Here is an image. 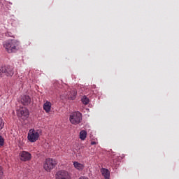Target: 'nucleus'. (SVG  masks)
<instances>
[{"instance_id": "obj_1", "label": "nucleus", "mask_w": 179, "mask_h": 179, "mask_svg": "<svg viewBox=\"0 0 179 179\" xmlns=\"http://www.w3.org/2000/svg\"><path fill=\"white\" fill-rule=\"evenodd\" d=\"M3 45L8 54L16 52V51L19 50V41L15 39L8 40L4 42Z\"/></svg>"}, {"instance_id": "obj_2", "label": "nucleus", "mask_w": 179, "mask_h": 179, "mask_svg": "<svg viewBox=\"0 0 179 179\" xmlns=\"http://www.w3.org/2000/svg\"><path fill=\"white\" fill-rule=\"evenodd\" d=\"M57 166V161L51 158H47L43 163V169L45 171L50 173L51 170H53L54 168Z\"/></svg>"}, {"instance_id": "obj_3", "label": "nucleus", "mask_w": 179, "mask_h": 179, "mask_svg": "<svg viewBox=\"0 0 179 179\" xmlns=\"http://www.w3.org/2000/svg\"><path fill=\"white\" fill-rule=\"evenodd\" d=\"M40 138V130H34L31 129L28 132L27 139L29 142L34 143L38 141Z\"/></svg>"}, {"instance_id": "obj_4", "label": "nucleus", "mask_w": 179, "mask_h": 179, "mask_svg": "<svg viewBox=\"0 0 179 179\" xmlns=\"http://www.w3.org/2000/svg\"><path fill=\"white\" fill-rule=\"evenodd\" d=\"M70 122L73 125H78V124H80L82 121V113L80 112H73L70 115Z\"/></svg>"}, {"instance_id": "obj_5", "label": "nucleus", "mask_w": 179, "mask_h": 179, "mask_svg": "<svg viewBox=\"0 0 179 179\" xmlns=\"http://www.w3.org/2000/svg\"><path fill=\"white\" fill-rule=\"evenodd\" d=\"M0 71L2 73H5L6 76H13V73H15L12 66H1Z\"/></svg>"}, {"instance_id": "obj_6", "label": "nucleus", "mask_w": 179, "mask_h": 179, "mask_svg": "<svg viewBox=\"0 0 179 179\" xmlns=\"http://www.w3.org/2000/svg\"><path fill=\"white\" fill-rule=\"evenodd\" d=\"M20 160L22 162H30L31 160V154L27 151H21L20 152Z\"/></svg>"}, {"instance_id": "obj_7", "label": "nucleus", "mask_w": 179, "mask_h": 179, "mask_svg": "<svg viewBox=\"0 0 179 179\" xmlns=\"http://www.w3.org/2000/svg\"><path fill=\"white\" fill-rule=\"evenodd\" d=\"M56 179H71L69 173L66 171H59L55 175Z\"/></svg>"}, {"instance_id": "obj_8", "label": "nucleus", "mask_w": 179, "mask_h": 179, "mask_svg": "<svg viewBox=\"0 0 179 179\" xmlns=\"http://www.w3.org/2000/svg\"><path fill=\"white\" fill-rule=\"evenodd\" d=\"M17 115L18 117H20V118H22L24 120V118H28L29 117V110L26 108H21L18 111H17Z\"/></svg>"}, {"instance_id": "obj_9", "label": "nucleus", "mask_w": 179, "mask_h": 179, "mask_svg": "<svg viewBox=\"0 0 179 179\" xmlns=\"http://www.w3.org/2000/svg\"><path fill=\"white\" fill-rule=\"evenodd\" d=\"M21 103L23 106H29L31 103V98L29 95H24L21 97Z\"/></svg>"}, {"instance_id": "obj_10", "label": "nucleus", "mask_w": 179, "mask_h": 179, "mask_svg": "<svg viewBox=\"0 0 179 179\" xmlns=\"http://www.w3.org/2000/svg\"><path fill=\"white\" fill-rule=\"evenodd\" d=\"M52 106V103L51 102L47 101L43 103V108L45 113H48L51 111V107Z\"/></svg>"}, {"instance_id": "obj_11", "label": "nucleus", "mask_w": 179, "mask_h": 179, "mask_svg": "<svg viewBox=\"0 0 179 179\" xmlns=\"http://www.w3.org/2000/svg\"><path fill=\"white\" fill-rule=\"evenodd\" d=\"M101 173L105 179H110V171L106 168L101 169Z\"/></svg>"}, {"instance_id": "obj_12", "label": "nucleus", "mask_w": 179, "mask_h": 179, "mask_svg": "<svg viewBox=\"0 0 179 179\" xmlns=\"http://www.w3.org/2000/svg\"><path fill=\"white\" fill-rule=\"evenodd\" d=\"M77 93L78 92L75 89L71 90L68 95V99H70V100H75V99H76Z\"/></svg>"}, {"instance_id": "obj_13", "label": "nucleus", "mask_w": 179, "mask_h": 179, "mask_svg": "<svg viewBox=\"0 0 179 179\" xmlns=\"http://www.w3.org/2000/svg\"><path fill=\"white\" fill-rule=\"evenodd\" d=\"M73 166L76 170H79L80 171H82L83 169H85V165L78 162H73Z\"/></svg>"}, {"instance_id": "obj_14", "label": "nucleus", "mask_w": 179, "mask_h": 179, "mask_svg": "<svg viewBox=\"0 0 179 179\" xmlns=\"http://www.w3.org/2000/svg\"><path fill=\"white\" fill-rule=\"evenodd\" d=\"M86 136H87V132L85 130H82L80 132V139H81V141H85L86 139Z\"/></svg>"}, {"instance_id": "obj_15", "label": "nucleus", "mask_w": 179, "mask_h": 179, "mask_svg": "<svg viewBox=\"0 0 179 179\" xmlns=\"http://www.w3.org/2000/svg\"><path fill=\"white\" fill-rule=\"evenodd\" d=\"M89 99L86 96H83V98L82 99V103H83L85 106L89 104Z\"/></svg>"}, {"instance_id": "obj_16", "label": "nucleus", "mask_w": 179, "mask_h": 179, "mask_svg": "<svg viewBox=\"0 0 179 179\" xmlns=\"http://www.w3.org/2000/svg\"><path fill=\"white\" fill-rule=\"evenodd\" d=\"M5 126V122H3V120L2 118H0V131Z\"/></svg>"}, {"instance_id": "obj_17", "label": "nucleus", "mask_w": 179, "mask_h": 179, "mask_svg": "<svg viewBox=\"0 0 179 179\" xmlns=\"http://www.w3.org/2000/svg\"><path fill=\"white\" fill-rule=\"evenodd\" d=\"M5 142V140L3 138H2V136H0V146H3V143Z\"/></svg>"}, {"instance_id": "obj_18", "label": "nucleus", "mask_w": 179, "mask_h": 179, "mask_svg": "<svg viewBox=\"0 0 179 179\" xmlns=\"http://www.w3.org/2000/svg\"><path fill=\"white\" fill-rule=\"evenodd\" d=\"M3 178V171H2V167L0 166V179Z\"/></svg>"}, {"instance_id": "obj_19", "label": "nucleus", "mask_w": 179, "mask_h": 179, "mask_svg": "<svg viewBox=\"0 0 179 179\" xmlns=\"http://www.w3.org/2000/svg\"><path fill=\"white\" fill-rule=\"evenodd\" d=\"M91 145H97V143L96 141H92Z\"/></svg>"}, {"instance_id": "obj_20", "label": "nucleus", "mask_w": 179, "mask_h": 179, "mask_svg": "<svg viewBox=\"0 0 179 179\" xmlns=\"http://www.w3.org/2000/svg\"><path fill=\"white\" fill-rule=\"evenodd\" d=\"M6 36H8V33L6 34Z\"/></svg>"}]
</instances>
